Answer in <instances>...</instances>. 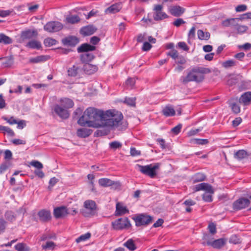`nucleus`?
Wrapping results in <instances>:
<instances>
[{
	"instance_id": "obj_1",
	"label": "nucleus",
	"mask_w": 251,
	"mask_h": 251,
	"mask_svg": "<svg viewBox=\"0 0 251 251\" xmlns=\"http://www.w3.org/2000/svg\"><path fill=\"white\" fill-rule=\"evenodd\" d=\"M107 110L104 112L93 107H89L85 110L83 115L79 119L78 124L89 127H99L101 126L119 128V130L126 129V125H122L123 116L121 112Z\"/></svg>"
},
{
	"instance_id": "obj_2",
	"label": "nucleus",
	"mask_w": 251,
	"mask_h": 251,
	"mask_svg": "<svg viewBox=\"0 0 251 251\" xmlns=\"http://www.w3.org/2000/svg\"><path fill=\"white\" fill-rule=\"evenodd\" d=\"M210 72L208 68L201 67H197L193 68L185 77L182 76L180 80L184 84H186L190 81H196L197 82H201L204 78V74Z\"/></svg>"
},
{
	"instance_id": "obj_3",
	"label": "nucleus",
	"mask_w": 251,
	"mask_h": 251,
	"mask_svg": "<svg viewBox=\"0 0 251 251\" xmlns=\"http://www.w3.org/2000/svg\"><path fill=\"white\" fill-rule=\"evenodd\" d=\"M139 170L143 174L154 178L156 175V170L159 167L158 163L155 164L153 166L151 164L143 166L140 164L136 165Z\"/></svg>"
},
{
	"instance_id": "obj_4",
	"label": "nucleus",
	"mask_w": 251,
	"mask_h": 251,
	"mask_svg": "<svg viewBox=\"0 0 251 251\" xmlns=\"http://www.w3.org/2000/svg\"><path fill=\"white\" fill-rule=\"evenodd\" d=\"M133 219L137 226H147L152 221V217L145 213L137 214L133 218Z\"/></svg>"
},
{
	"instance_id": "obj_5",
	"label": "nucleus",
	"mask_w": 251,
	"mask_h": 251,
	"mask_svg": "<svg viewBox=\"0 0 251 251\" xmlns=\"http://www.w3.org/2000/svg\"><path fill=\"white\" fill-rule=\"evenodd\" d=\"M113 228L115 230H121L128 228L131 226L130 221L127 218H121L112 223Z\"/></svg>"
},
{
	"instance_id": "obj_6",
	"label": "nucleus",
	"mask_w": 251,
	"mask_h": 251,
	"mask_svg": "<svg viewBox=\"0 0 251 251\" xmlns=\"http://www.w3.org/2000/svg\"><path fill=\"white\" fill-rule=\"evenodd\" d=\"M163 8L162 5L156 4L154 5L153 17L155 21H161L168 18L167 14L163 11Z\"/></svg>"
},
{
	"instance_id": "obj_7",
	"label": "nucleus",
	"mask_w": 251,
	"mask_h": 251,
	"mask_svg": "<svg viewBox=\"0 0 251 251\" xmlns=\"http://www.w3.org/2000/svg\"><path fill=\"white\" fill-rule=\"evenodd\" d=\"M63 28V25L57 21H50L48 22L44 26V29L50 33L60 31Z\"/></svg>"
},
{
	"instance_id": "obj_8",
	"label": "nucleus",
	"mask_w": 251,
	"mask_h": 251,
	"mask_svg": "<svg viewBox=\"0 0 251 251\" xmlns=\"http://www.w3.org/2000/svg\"><path fill=\"white\" fill-rule=\"evenodd\" d=\"M250 203V201L246 198H240L233 203V208L235 210H240L248 207Z\"/></svg>"
},
{
	"instance_id": "obj_9",
	"label": "nucleus",
	"mask_w": 251,
	"mask_h": 251,
	"mask_svg": "<svg viewBox=\"0 0 251 251\" xmlns=\"http://www.w3.org/2000/svg\"><path fill=\"white\" fill-rule=\"evenodd\" d=\"M85 208L89 211L88 213L84 212V215L86 217L93 216L95 215L96 209V204L95 201L87 200L84 202Z\"/></svg>"
},
{
	"instance_id": "obj_10",
	"label": "nucleus",
	"mask_w": 251,
	"mask_h": 251,
	"mask_svg": "<svg viewBox=\"0 0 251 251\" xmlns=\"http://www.w3.org/2000/svg\"><path fill=\"white\" fill-rule=\"evenodd\" d=\"M54 112L61 118L66 119L69 118L70 114L66 108L58 104L54 106Z\"/></svg>"
},
{
	"instance_id": "obj_11",
	"label": "nucleus",
	"mask_w": 251,
	"mask_h": 251,
	"mask_svg": "<svg viewBox=\"0 0 251 251\" xmlns=\"http://www.w3.org/2000/svg\"><path fill=\"white\" fill-rule=\"evenodd\" d=\"M169 12L175 17L181 16L185 11V9L179 5H172L169 7Z\"/></svg>"
},
{
	"instance_id": "obj_12",
	"label": "nucleus",
	"mask_w": 251,
	"mask_h": 251,
	"mask_svg": "<svg viewBox=\"0 0 251 251\" xmlns=\"http://www.w3.org/2000/svg\"><path fill=\"white\" fill-rule=\"evenodd\" d=\"M37 215L39 218V220L43 223H47L51 220V216L50 211L46 209H42L40 210Z\"/></svg>"
},
{
	"instance_id": "obj_13",
	"label": "nucleus",
	"mask_w": 251,
	"mask_h": 251,
	"mask_svg": "<svg viewBox=\"0 0 251 251\" xmlns=\"http://www.w3.org/2000/svg\"><path fill=\"white\" fill-rule=\"evenodd\" d=\"M69 213L67 207L64 206L56 207L53 210L54 216L57 219L64 217Z\"/></svg>"
},
{
	"instance_id": "obj_14",
	"label": "nucleus",
	"mask_w": 251,
	"mask_h": 251,
	"mask_svg": "<svg viewBox=\"0 0 251 251\" xmlns=\"http://www.w3.org/2000/svg\"><path fill=\"white\" fill-rule=\"evenodd\" d=\"M62 43L64 46L75 47L79 43V39L75 36H68L62 39Z\"/></svg>"
},
{
	"instance_id": "obj_15",
	"label": "nucleus",
	"mask_w": 251,
	"mask_h": 251,
	"mask_svg": "<svg viewBox=\"0 0 251 251\" xmlns=\"http://www.w3.org/2000/svg\"><path fill=\"white\" fill-rule=\"evenodd\" d=\"M203 245H208L212 246L216 249H220L222 248L225 244V241L223 238H220L217 240H215L213 241H207L206 242H203L202 243Z\"/></svg>"
},
{
	"instance_id": "obj_16",
	"label": "nucleus",
	"mask_w": 251,
	"mask_h": 251,
	"mask_svg": "<svg viewBox=\"0 0 251 251\" xmlns=\"http://www.w3.org/2000/svg\"><path fill=\"white\" fill-rule=\"evenodd\" d=\"M194 190L195 192L200 190H204L210 193H214V190L211 185L207 183H201L194 186Z\"/></svg>"
},
{
	"instance_id": "obj_17",
	"label": "nucleus",
	"mask_w": 251,
	"mask_h": 251,
	"mask_svg": "<svg viewBox=\"0 0 251 251\" xmlns=\"http://www.w3.org/2000/svg\"><path fill=\"white\" fill-rule=\"evenodd\" d=\"M240 103L244 105H248L251 103V92L248 91L243 93L239 100Z\"/></svg>"
},
{
	"instance_id": "obj_18",
	"label": "nucleus",
	"mask_w": 251,
	"mask_h": 251,
	"mask_svg": "<svg viewBox=\"0 0 251 251\" xmlns=\"http://www.w3.org/2000/svg\"><path fill=\"white\" fill-rule=\"evenodd\" d=\"M97 28L92 25L83 27L80 30V33L84 36L93 34L96 31Z\"/></svg>"
},
{
	"instance_id": "obj_19",
	"label": "nucleus",
	"mask_w": 251,
	"mask_h": 251,
	"mask_svg": "<svg viewBox=\"0 0 251 251\" xmlns=\"http://www.w3.org/2000/svg\"><path fill=\"white\" fill-rule=\"evenodd\" d=\"M96 47L93 45L85 43L81 45L77 48V50L78 52H89L90 51H93L96 50Z\"/></svg>"
},
{
	"instance_id": "obj_20",
	"label": "nucleus",
	"mask_w": 251,
	"mask_h": 251,
	"mask_svg": "<svg viewBox=\"0 0 251 251\" xmlns=\"http://www.w3.org/2000/svg\"><path fill=\"white\" fill-rule=\"evenodd\" d=\"M122 7L121 3H115L107 8L105 12L106 14H115L120 11Z\"/></svg>"
},
{
	"instance_id": "obj_21",
	"label": "nucleus",
	"mask_w": 251,
	"mask_h": 251,
	"mask_svg": "<svg viewBox=\"0 0 251 251\" xmlns=\"http://www.w3.org/2000/svg\"><path fill=\"white\" fill-rule=\"evenodd\" d=\"M84 72L88 75H91L96 72L98 69L96 65L85 63L83 67Z\"/></svg>"
},
{
	"instance_id": "obj_22",
	"label": "nucleus",
	"mask_w": 251,
	"mask_h": 251,
	"mask_svg": "<svg viewBox=\"0 0 251 251\" xmlns=\"http://www.w3.org/2000/svg\"><path fill=\"white\" fill-rule=\"evenodd\" d=\"M99 184L101 186L105 187L114 185H119V183L107 178H102L99 180Z\"/></svg>"
},
{
	"instance_id": "obj_23",
	"label": "nucleus",
	"mask_w": 251,
	"mask_h": 251,
	"mask_svg": "<svg viewBox=\"0 0 251 251\" xmlns=\"http://www.w3.org/2000/svg\"><path fill=\"white\" fill-rule=\"evenodd\" d=\"M38 35V32L36 30H30L23 31L22 33V37L24 39H30L36 37Z\"/></svg>"
},
{
	"instance_id": "obj_24",
	"label": "nucleus",
	"mask_w": 251,
	"mask_h": 251,
	"mask_svg": "<svg viewBox=\"0 0 251 251\" xmlns=\"http://www.w3.org/2000/svg\"><path fill=\"white\" fill-rule=\"evenodd\" d=\"M92 133V130L86 128H82L78 129L76 132L77 135L81 138H86L90 135Z\"/></svg>"
},
{
	"instance_id": "obj_25",
	"label": "nucleus",
	"mask_w": 251,
	"mask_h": 251,
	"mask_svg": "<svg viewBox=\"0 0 251 251\" xmlns=\"http://www.w3.org/2000/svg\"><path fill=\"white\" fill-rule=\"evenodd\" d=\"M234 26L233 27V29L237 34H242L246 32L248 29V27L245 25H239L236 21L235 23Z\"/></svg>"
},
{
	"instance_id": "obj_26",
	"label": "nucleus",
	"mask_w": 251,
	"mask_h": 251,
	"mask_svg": "<svg viewBox=\"0 0 251 251\" xmlns=\"http://www.w3.org/2000/svg\"><path fill=\"white\" fill-rule=\"evenodd\" d=\"M61 106L66 109L73 107L74 103L73 101L68 98H63L60 100Z\"/></svg>"
},
{
	"instance_id": "obj_27",
	"label": "nucleus",
	"mask_w": 251,
	"mask_h": 251,
	"mask_svg": "<svg viewBox=\"0 0 251 251\" xmlns=\"http://www.w3.org/2000/svg\"><path fill=\"white\" fill-rule=\"evenodd\" d=\"M128 212V210L120 203L116 204V215L121 216Z\"/></svg>"
},
{
	"instance_id": "obj_28",
	"label": "nucleus",
	"mask_w": 251,
	"mask_h": 251,
	"mask_svg": "<svg viewBox=\"0 0 251 251\" xmlns=\"http://www.w3.org/2000/svg\"><path fill=\"white\" fill-rule=\"evenodd\" d=\"M26 47L30 49L39 50L41 48L42 46L39 41L32 40L27 43Z\"/></svg>"
},
{
	"instance_id": "obj_29",
	"label": "nucleus",
	"mask_w": 251,
	"mask_h": 251,
	"mask_svg": "<svg viewBox=\"0 0 251 251\" xmlns=\"http://www.w3.org/2000/svg\"><path fill=\"white\" fill-rule=\"evenodd\" d=\"M248 155V152L244 150H239L234 154V158L238 160L244 159Z\"/></svg>"
},
{
	"instance_id": "obj_30",
	"label": "nucleus",
	"mask_w": 251,
	"mask_h": 251,
	"mask_svg": "<svg viewBox=\"0 0 251 251\" xmlns=\"http://www.w3.org/2000/svg\"><path fill=\"white\" fill-rule=\"evenodd\" d=\"M94 55L91 52H84L80 55L81 61L83 62L91 61L94 58Z\"/></svg>"
},
{
	"instance_id": "obj_31",
	"label": "nucleus",
	"mask_w": 251,
	"mask_h": 251,
	"mask_svg": "<svg viewBox=\"0 0 251 251\" xmlns=\"http://www.w3.org/2000/svg\"><path fill=\"white\" fill-rule=\"evenodd\" d=\"M238 20V18H230L227 19L222 22V25L225 27L230 26L233 28L234 26L235 23L236 21Z\"/></svg>"
},
{
	"instance_id": "obj_32",
	"label": "nucleus",
	"mask_w": 251,
	"mask_h": 251,
	"mask_svg": "<svg viewBox=\"0 0 251 251\" xmlns=\"http://www.w3.org/2000/svg\"><path fill=\"white\" fill-rule=\"evenodd\" d=\"M198 37L200 40H207L210 38V34L208 32H204L201 29H199L197 31Z\"/></svg>"
},
{
	"instance_id": "obj_33",
	"label": "nucleus",
	"mask_w": 251,
	"mask_h": 251,
	"mask_svg": "<svg viewBox=\"0 0 251 251\" xmlns=\"http://www.w3.org/2000/svg\"><path fill=\"white\" fill-rule=\"evenodd\" d=\"M164 115L166 117L173 116L175 114V110L172 106H166L162 110Z\"/></svg>"
},
{
	"instance_id": "obj_34",
	"label": "nucleus",
	"mask_w": 251,
	"mask_h": 251,
	"mask_svg": "<svg viewBox=\"0 0 251 251\" xmlns=\"http://www.w3.org/2000/svg\"><path fill=\"white\" fill-rule=\"evenodd\" d=\"M124 246L131 251H133L136 249V246L132 239H128L124 244Z\"/></svg>"
},
{
	"instance_id": "obj_35",
	"label": "nucleus",
	"mask_w": 251,
	"mask_h": 251,
	"mask_svg": "<svg viewBox=\"0 0 251 251\" xmlns=\"http://www.w3.org/2000/svg\"><path fill=\"white\" fill-rule=\"evenodd\" d=\"M206 176L203 174L197 173L193 176V177H192V180L193 183H196L204 180Z\"/></svg>"
},
{
	"instance_id": "obj_36",
	"label": "nucleus",
	"mask_w": 251,
	"mask_h": 251,
	"mask_svg": "<svg viewBox=\"0 0 251 251\" xmlns=\"http://www.w3.org/2000/svg\"><path fill=\"white\" fill-rule=\"evenodd\" d=\"M78 70L79 68L77 66H76L75 65L73 66L72 67L70 68L68 70V75L72 77L76 76L78 74Z\"/></svg>"
},
{
	"instance_id": "obj_37",
	"label": "nucleus",
	"mask_w": 251,
	"mask_h": 251,
	"mask_svg": "<svg viewBox=\"0 0 251 251\" xmlns=\"http://www.w3.org/2000/svg\"><path fill=\"white\" fill-rule=\"evenodd\" d=\"M80 19L77 15H72L66 18L68 23L74 24L80 21Z\"/></svg>"
},
{
	"instance_id": "obj_38",
	"label": "nucleus",
	"mask_w": 251,
	"mask_h": 251,
	"mask_svg": "<svg viewBox=\"0 0 251 251\" xmlns=\"http://www.w3.org/2000/svg\"><path fill=\"white\" fill-rule=\"evenodd\" d=\"M12 43V39L8 36H6L3 33L0 34V43L4 44H9Z\"/></svg>"
},
{
	"instance_id": "obj_39",
	"label": "nucleus",
	"mask_w": 251,
	"mask_h": 251,
	"mask_svg": "<svg viewBox=\"0 0 251 251\" xmlns=\"http://www.w3.org/2000/svg\"><path fill=\"white\" fill-rule=\"evenodd\" d=\"M57 43V41L51 38H46L44 41V44L46 47H51L55 45Z\"/></svg>"
},
{
	"instance_id": "obj_40",
	"label": "nucleus",
	"mask_w": 251,
	"mask_h": 251,
	"mask_svg": "<svg viewBox=\"0 0 251 251\" xmlns=\"http://www.w3.org/2000/svg\"><path fill=\"white\" fill-rule=\"evenodd\" d=\"M55 246V244L52 241H48L45 244H43L42 245V248L43 250H52L54 249Z\"/></svg>"
},
{
	"instance_id": "obj_41",
	"label": "nucleus",
	"mask_w": 251,
	"mask_h": 251,
	"mask_svg": "<svg viewBox=\"0 0 251 251\" xmlns=\"http://www.w3.org/2000/svg\"><path fill=\"white\" fill-rule=\"evenodd\" d=\"M109 148L111 149H112L113 150H116L117 149L121 148L122 146V144L120 142L115 141L110 142L109 144Z\"/></svg>"
},
{
	"instance_id": "obj_42",
	"label": "nucleus",
	"mask_w": 251,
	"mask_h": 251,
	"mask_svg": "<svg viewBox=\"0 0 251 251\" xmlns=\"http://www.w3.org/2000/svg\"><path fill=\"white\" fill-rule=\"evenodd\" d=\"M91 237V233L89 232H87L85 234H82L78 238L76 239V242L77 243H79L82 241H86L89 239Z\"/></svg>"
},
{
	"instance_id": "obj_43",
	"label": "nucleus",
	"mask_w": 251,
	"mask_h": 251,
	"mask_svg": "<svg viewBox=\"0 0 251 251\" xmlns=\"http://www.w3.org/2000/svg\"><path fill=\"white\" fill-rule=\"evenodd\" d=\"M236 64V62L235 61L233 60H228L224 62L222 64V65L224 67L226 68H228L231 67H233L235 66Z\"/></svg>"
},
{
	"instance_id": "obj_44",
	"label": "nucleus",
	"mask_w": 251,
	"mask_h": 251,
	"mask_svg": "<svg viewBox=\"0 0 251 251\" xmlns=\"http://www.w3.org/2000/svg\"><path fill=\"white\" fill-rule=\"evenodd\" d=\"M124 102L130 106L135 105V98H126Z\"/></svg>"
},
{
	"instance_id": "obj_45",
	"label": "nucleus",
	"mask_w": 251,
	"mask_h": 251,
	"mask_svg": "<svg viewBox=\"0 0 251 251\" xmlns=\"http://www.w3.org/2000/svg\"><path fill=\"white\" fill-rule=\"evenodd\" d=\"M15 249L18 251H28V250L25 248V245L23 243L17 244L15 246Z\"/></svg>"
},
{
	"instance_id": "obj_46",
	"label": "nucleus",
	"mask_w": 251,
	"mask_h": 251,
	"mask_svg": "<svg viewBox=\"0 0 251 251\" xmlns=\"http://www.w3.org/2000/svg\"><path fill=\"white\" fill-rule=\"evenodd\" d=\"M167 55L171 56L173 59L175 60L176 59V58L179 56L178 51L175 49H173L169 52H168Z\"/></svg>"
},
{
	"instance_id": "obj_47",
	"label": "nucleus",
	"mask_w": 251,
	"mask_h": 251,
	"mask_svg": "<svg viewBox=\"0 0 251 251\" xmlns=\"http://www.w3.org/2000/svg\"><path fill=\"white\" fill-rule=\"evenodd\" d=\"M211 193L206 192L202 195V199L206 202H211L212 201Z\"/></svg>"
},
{
	"instance_id": "obj_48",
	"label": "nucleus",
	"mask_w": 251,
	"mask_h": 251,
	"mask_svg": "<svg viewBox=\"0 0 251 251\" xmlns=\"http://www.w3.org/2000/svg\"><path fill=\"white\" fill-rule=\"evenodd\" d=\"M30 165L31 166L35 167L36 168H37L36 170L41 169L43 168V164L40 162H39L38 161H35V160L32 161L30 162Z\"/></svg>"
},
{
	"instance_id": "obj_49",
	"label": "nucleus",
	"mask_w": 251,
	"mask_h": 251,
	"mask_svg": "<svg viewBox=\"0 0 251 251\" xmlns=\"http://www.w3.org/2000/svg\"><path fill=\"white\" fill-rule=\"evenodd\" d=\"M5 218L10 221H12L15 220V217L12 211H7L5 214Z\"/></svg>"
},
{
	"instance_id": "obj_50",
	"label": "nucleus",
	"mask_w": 251,
	"mask_h": 251,
	"mask_svg": "<svg viewBox=\"0 0 251 251\" xmlns=\"http://www.w3.org/2000/svg\"><path fill=\"white\" fill-rule=\"evenodd\" d=\"M195 30H196V28L195 26H193L190 29L189 32L188 33V40H189V39H194L195 38ZM188 42H189V41H188Z\"/></svg>"
},
{
	"instance_id": "obj_51",
	"label": "nucleus",
	"mask_w": 251,
	"mask_h": 251,
	"mask_svg": "<svg viewBox=\"0 0 251 251\" xmlns=\"http://www.w3.org/2000/svg\"><path fill=\"white\" fill-rule=\"evenodd\" d=\"M185 23V21H184L181 18H178L176 19L175 21L173 22V25L176 27H179L181 25Z\"/></svg>"
},
{
	"instance_id": "obj_52",
	"label": "nucleus",
	"mask_w": 251,
	"mask_h": 251,
	"mask_svg": "<svg viewBox=\"0 0 251 251\" xmlns=\"http://www.w3.org/2000/svg\"><path fill=\"white\" fill-rule=\"evenodd\" d=\"M3 133H6L7 135L10 137H13L15 135L14 131L10 127L7 126H6L5 128L4 129Z\"/></svg>"
},
{
	"instance_id": "obj_53",
	"label": "nucleus",
	"mask_w": 251,
	"mask_h": 251,
	"mask_svg": "<svg viewBox=\"0 0 251 251\" xmlns=\"http://www.w3.org/2000/svg\"><path fill=\"white\" fill-rule=\"evenodd\" d=\"M6 222L3 219H0V233L3 232L6 227Z\"/></svg>"
},
{
	"instance_id": "obj_54",
	"label": "nucleus",
	"mask_w": 251,
	"mask_h": 251,
	"mask_svg": "<svg viewBox=\"0 0 251 251\" xmlns=\"http://www.w3.org/2000/svg\"><path fill=\"white\" fill-rule=\"evenodd\" d=\"M186 62L185 58L182 55H179L176 59V63L178 64H184Z\"/></svg>"
},
{
	"instance_id": "obj_55",
	"label": "nucleus",
	"mask_w": 251,
	"mask_h": 251,
	"mask_svg": "<svg viewBox=\"0 0 251 251\" xmlns=\"http://www.w3.org/2000/svg\"><path fill=\"white\" fill-rule=\"evenodd\" d=\"M177 46L185 51H188L189 49L186 44L184 42H179L177 43Z\"/></svg>"
},
{
	"instance_id": "obj_56",
	"label": "nucleus",
	"mask_w": 251,
	"mask_h": 251,
	"mask_svg": "<svg viewBox=\"0 0 251 251\" xmlns=\"http://www.w3.org/2000/svg\"><path fill=\"white\" fill-rule=\"evenodd\" d=\"M232 111L236 114H237L240 112V106L235 103H232L231 105Z\"/></svg>"
},
{
	"instance_id": "obj_57",
	"label": "nucleus",
	"mask_w": 251,
	"mask_h": 251,
	"mask_svg": "<svg viewBox=\"0 0 251 251\" xmlns=\"http://www.w3.org/2000/svg\"><path fill=\"white\" fill-rule=\"evenodd\" d=\"M130 155L133 156H138L141 154V151L137 150L135 148L132 147L130 151Z\"/></svg>"
},
{
	"instance_id": "obj_58",
	"label": "nucleus",
	"mask_w": 251,
	"mask_h": 251,
	"mask_svg": "<svg viewBox=\"0 0 251 251\" xmlns=\"http://www.w3.org/2000/svg\"><path fill=\"white\" fill-rule=\"evenodd\" d=\"M247 5H246L245 4H241V5H238L236 7L235 10L237 12H240L246 11L247 10Z\"/></svg>"
},
{
	"instance_id": "obj_59",
	"label": "nucleus",
	"mask_w": 251,
	"mask_h": 251,
	"mask_svg": "<svg viewBox=\"0 0 251 251\" xmlns=\"http://www.w3.org/2000/svg\"><path fill=\"white\" fill-rule=\"evenodd\" d=\"M195 143L199 145H205L208 143V141L207 139H195L194 140Z\"/></svg>"
},
{
	"instance_id": "obj_60",
	"label": "nucleus",
	"mask_w": 251,
	"mask_h": 251,
	"mask_svg": "<svg viewBox=\"0 0 251 251\" xmlns=\"http://www.w3.org/2000/svg\"><path fill=\"white\" fill-rule=\"evenodd\" d=\"M181 127L182 125L181 124H179L176 126L175 127H173L171 131L173 133L176 135L180 132Z\"/></svg>"
},
{
	"instance_id": "obj_61",
	"label": "nucleus",
	"mask_w": 251,
	"mask_h": 251,
	"mask_svg": "<svg viewBox=\"0 0 251 251\" xmlns=\"http://www.w3.org/2000/svg\"><path fill=\"white\" fill-rule=\"evenodd\" d=\"M135 79L133 78H129L127 79V80L126 82V85L132 88L135 84Z\"/></svg>"
},
{
	"instance_id": "obj_62",
	"label": "nucleus",
	"mask_w": 251,
	"mask_h": 251,
	"mask_svg": "<svg viewBox=\"0 0 251 251\" xmlns=\"http://www.w3.org/2000/svg\"><path fill=\"white\" fill-rule=\"evenodd\" d=\"M3 119L10 125L16 124L17 123V121L13 117H11L10 118L3 117Z\"/></svg>"
},
{
	"instance_id": "obj_63",
	"label": "nucleus",
	"mask_w": 251,
	"mask_h": 251,
	"mask_svg": "<svg viewBox=\"0 0 251 251\" xmlns=\"http://www.w3.org/2000/svg\"><path fill=\"white\" fill-rule=\"evenodd\" d=\"M208 229L210 232L212 234H214L216 232V226L213 223H211L209 225Z\"/></svg>"
},
{
	"instance_id": "obj_64",
	"label": "nucleus",
	"mask_w": 251,
	"mask_h": 251,
	"mask_svg": "<svg viewBox=\"0 0 251 251\" xmlns=\"http://www.w3.org/2000/svg\"><path fill=\"white\" fill-rule=\"evenodd\" d=\"M244 19H251V12H248L242 15L241 18H238V20H243Z\"/></svg>"
}]
</instances>
